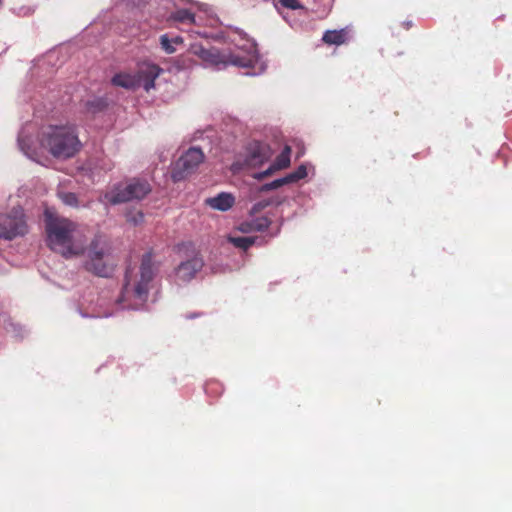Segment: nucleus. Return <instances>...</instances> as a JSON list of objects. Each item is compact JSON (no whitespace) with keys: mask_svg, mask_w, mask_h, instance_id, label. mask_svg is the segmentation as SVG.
Wrapping results in <instances>:
<instances>
[{"mask_svg":"<svg viewBox=\"0 0 512 512\" xmlns=\"http://www.w3.org/2000/svg\"><path fill=\"white\" fill-rule=\"evenodd\" d=\"M269 204H270V202H269V201H266V200H264V201H260V202H257V203H255V204L253 205V207H252V212H255V213H256V212H259V211H261L262 209H264L265 207H267Z\"/></svg>","mask_w":512,"mask_h":512,"instance_id":"393cba45","label":"nucleus"},{"mask_svg":"<svg viewBox=\"0 0 512 512\" xmlns=\"http://www.w3.org/2000/svg\"><path fill=\"white\" fill-rule=\"evenodd\" d=\"M290 147L286 146L280 155L277 156L276 160L263 172L254 175L256 179H263L264 177L270 176L275 171L284 169L290 164Z\"/></svg>","mask_w":512,"mask_h":512,"instance_id":"f8f14e48","label":"nucleus"},{"mask_svg":"<svg viewBox=\"0 0 512 512\" xmlns=\"http://www.w3.org/2000/svg\"><path fill=\"white\" fill-rule=\"evenodd\" d=\"M108 106V101L103 97H96L92 100L87 101L86 109L92 114L102 112Z\"/></svg>","mask_w":512,"mask_h":512,"instance_id":"dca6fc26","label":"nucleus"},{"mask_svg":"<svg viewBox=\"0 0 512 512\" xmlns=\"http://www.w3.org/2000/svg\"><path fill=\"white\" fill-rule=\"evenodd\" d=\"M204 160V153L200 148H189L175 163L172 178L175 182L185 179L195 172Z\"/></svg>","mask_w":512,"mask_h":512,"instance_id":"9d476101","label":"nucleus"},{"mask_svg":"<svg viewBox=\"0 0 512 512\" xmlns=\"http://www.w3.org/2000/svg\"><path fill=\"white\" fill-rule=\"evenodd\" d=\"M161 71L162 69L155 64L143 63L136 74L118 73L113 76L111 83L127 90H135L142 86L148 92L154 88L155 80Z\"/></svg>","mask_w":512,"mask_h":512,"instance_id":"39448f33","label":"nucleus"},{"mask_svg":"<svg viewBox=\"0 0 512 512\" xmlns=\"http://www.w3.org/2000/svg\"><path fill=\"white\" fill-rule=\"evenodd\" d=\"M207 205L218 211H227L235 203V198L232 194L221 192L215 197L206 200Z\"/></svg>","mask_w":512,"mask_h":512,"instance_id":"ddd939ff","label":"nucleus"},{"mask_svg":"<svg viewBox=\"0 0 512 512\" xmlns=\"http://www.w3.org/2000/svg\"><path fill=\"white\" fill-rule=\"evenodd\" d=\"M58 195H59V198L61 199V201L65 205L70 206V207H77L78 206V198H77V195L75 193H72V192H60Z\"/></svg>","mask_w":512,"mask_h":512,"instance_id":"6ab92c4d","label":"nucleus"},{"mask_svg":"<svg viewBox=\"0 0 512 512\" xmlns=\"http://www.w3.org/2000/svg\"><path fill=\"white\" fill-rule=\"evenodd\" d=\"M262 71H263V68H261L260 73H261ZM249 74H250V75H257V74H259V72H253V73H249Z\"/></svg>","mask_w":512,"mask_h":512,"instance_id":"bb28decb","label":"nucleus"},{"mask_svg":"<svg viewBox=\"0 0 512 512\" xmlns=\"http://www.w3.org/2000/svg\"><path fill=\"white\" fill-rule=\"evenodd\" d=\"M271 224L270 219H268L265 216L255 218L251 220L250 222H246L241 224V230L243 232H250V231H264L266 230Z\"/></svg>","mask_w":512,"mask_h":512,"instance_id":"2eb2a0df","label":"nucleus"},{"mask_svg":"<svg viewBox=\"0 0 512 512\" xmlns=\"http://www.w3.org/2000/svg\"><path fill=\"white\" fill-rule=\"evenodd\" d=\"M160 263L153 259L151 251L141 258L138 269L128 267L126 269L124 284L118 303L126 309H141L149 295L152 282L159 270Z\"/></svg>","mask_w":512,"mask_h":512,"instance_id":"7ed1b4c3","label":"nucleus"},{"mask_svg":"<svg viewBox=\"0 0 512 512\" xmlns=\"http://www.w3.org/2000/svg\"><path fill=\"white\" fill-rule=\"evenodd\" d=\"M345 32L344 30H340V31H336V30H333V31H326L323 35V41L327 44H335V45H340L342 43H344L345 41Z\"/></svg>","mask_w":512,"mask_h":512,"instance_id":"f3484780","label":"nucleus"},{"mask_svg":"<svg viewBox=\"0 0 512 512\" xmlns=\"http://www.w3.org/2000/svg\"><path fill=\"white\" fill-rule=\"evenodd\" d=\"M180 252H184V258L175 269L176 278L182 283L191 281L204 265L200 253L192 245H183Z\"/></svg>","mask_w":512,"mask_h":512,"instance_id":"1a4fd4ad","label":"nucleus"},{"mask_svg":"<svg viewBox=\"0 0 512 512\" xmlns=\"http://www.w3.org/2000/svg\"><path fill=\"white\" fill-rule=\"evenodd\" d=\"M126 219L133 225H139L143 222L144 214L141 211H130L126 214Z\"/></svg>","mask_w":512,"mask_h":512,"instance_id":"412c9836","label":"nucleus"},{"mask_svg":"<svg viewBox=\"0 0 512 512\" xmlns=\"http://www.w3.org/2000/svg\"><path fill=\"white\" fill-rule=\"evenodd\" d=\"M172 2L175 7H178V2L191 3V4L196 5L199 10L206 12V13L208 12V8H209L207 4L196 2L193 0H172Z\"/></svg>","mask_w":512,"mask_h":512,"instance_id":"4be33fe9","label":"nucleus"},{"mask_svg":"<svg viewBox=\"0 0 512 512\" xmlns=\"http://www.w3.org/2000/svg\"><path fill=\"white\" fill-rule=\"evenodd\" d=\"M6 330L8 332H12L14 333L15 336L17 337H23V333L20 332V330H22L21 326L16 324V323H13V322H9L6 326H5Z\"/></svg>","mask_w":512,"mask_h":512,"instance_id":"b1692460","label":"nucleus"},{"mask_svg":"<svg viewBox=\"0 0 512 512\" xmlns=\"http://www.w3.org/2000/svg\"><path fill=\"white\" fill-rule=\"evenodd\" d=\"M151 192V186L146 180L132 179L127 183L113 186L104 195L107 202L113 205L141 200Z\"/></svg>","mask_w":512,"mask_h":512,"instance_id":"423d86ee","label":"nucleus"},{"mask_svg":"<svg viewBox=\"0 0 512 512\" xmlns=\"http://www.w3.org/2000/svg\"><path fill=\"white\" fill-rule=\"evenodd\" d=\"M271 156L269 146L263 142L254 140L247 144L243 154L239 155L231 165V170L238 173L241 170L260 166Z\"/></svg>","mask_w":512,"mask_h":512,"instance_id":"0eeeda50","label":"nucleus"},{"mask_svg":"<svg viewBox=\"0 0 512 512\" xmlns=\"http://www.w3.org/2000/svg\"><path fill=\"white\" fill-rule=\"evenodd\" d=\"M256 237L252 236H239V237H230L229 241L237 248L247 250L256 242Z\"/></svg>","mask_w":512,"mask_h":512,"instance_id":"a211bd4d","label":"nucleus"},{"mask_svg":"<svg viewBox=\"0 0 512 512\" xmlns=\"http://www.w3.org/2000/svg\"><path fill=\"white\" fill-rule=\"evenodd\" d=\"M159 41L161 48L167 54H172L176 51L174 44L172 43L170 37L167 34L161 35Z\"/></svg>","mask_w":512,"mask_h":512,"instance_id":"aec40b11","label":"nucleus"},{"mask_svg":"<svg viewBox=\"0 0 512 512\" xmlns=\"http://www.w3.org/2000/svg\"><path fill=\"white\" fill-rule=\"evenodd\" d=\"M307 176V166L301 164L294 172L287 174L285 177L278 178L270 183H266L261 187V191H270L279 187L297 182Z\"/></svg>","mask_w":512,"mask_h":512,"instance_id":"9b49d317","label":"nucleus"},{"mask_svg":"<svg viewBox=\"0 0 512 512\" xmlns=\"http://www.w3.org/2000/svg\"><path fill=\"white\" fill-rule=\"evenodd\" d=\"M32 125H26L18 135V146L29 159L37 160L40 147L47 149L57 159L73 157L81 148V142L72 125H50L46 127L39 141H35L31 132Z\"/></svg>","mask_w":512,"mask_h":512,"instance_id":"f03ea898","label":"nucleus"},{"mask_svg":"<svg viewBox=\"0 0 512 512\" xmlns=\"http://www.w3.org/2000/svg\"><path fill=\"white\" fill-rule=\"evenodd\" d=\"M279 2L281 3V5L283 7L289 8L292 10H297V9L302 8V5L300 4V2L298 0H279Z\"/></svg>","mask_w":512,"mask_h":512,"instance_id":"5701e85b","label":"nucleus"},{"mask_svg":"<svg viewBox=\"0 0 512 512\" xmlns=\"http://www.w3.org/2000/svg\"><path fill=\"white\" fill-rule=\"evenodd\" d=\"M170 39H171L172 43L174 44V46L178 45V44H181L183 42V39L180 36H175V37L170 38Z\"/></svg>","mask_w":512,"mask_h":512,"instance_id":"a878e982","label":"nucleus"},{"mask_svg":"<svg viewBox=\"0 0 512 512\" xmlns=\"http://www.w3.org/2000/svg\"><path fill=\"white\" fill-rule=\"evenodd\" d=\"M167 20L171 23L194 24L195 14L189 9L177 8L170 13Z\"/></svg>","mask_w":512,"mask_h":512,"instance_id":"4468645a","label":"nucleus"},{"mask_svg":"<svg viewBox=\"0 0 512 512\" xmlns=\"http://www.w3.org/2000/svg\"><path fill=\"white\" fill-rule=\"evenodd\" d=\"M45 230L48 247L66 259L85 254L84 268L99 277H110L113 265L108 256L106 240L95 235L89 239L88 230L64 218L45 214Z\"/></svg>","mask_w":512,"mask_h":512,"instance_id":"f257e3e1","label":"nucleus"},{"mask_svg":"<svg viewBox=\"0 0 512 512\" xmlns=\"http://www.w3.org/2000/svg\"><path fill=\"white\" fill-rule=\"evenodd\" d=\"M27 232L25 215L21 207H14L9 212H0V238L11 240Z\"/></svg>","mask_w":512,"mask_h":512,"instance_id":"6e6552de","label":"nucleus"},{"mask_svg":"<svg viewBox=\"0 0 512 512\" xmlns=\"http://www.w3.org/2000/svg\"><path fill=\"white\" fill-rule=\"evenodd\" d=\"M236 33L244 43H236L234 51H220L216 47L205 48L194 44L191 46V52L203 61L206 68L222 70L228 65L240 68L254 67L259 60L256 43L248 39L244 32L236 30Z\"/></svg>","mask_w":512,"mask_h":512,"instance_id":"20e7f679","label":"nucleus"}]
</instances>
